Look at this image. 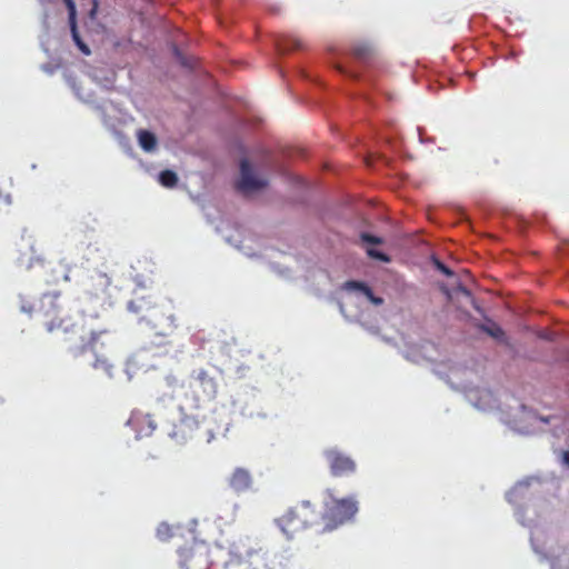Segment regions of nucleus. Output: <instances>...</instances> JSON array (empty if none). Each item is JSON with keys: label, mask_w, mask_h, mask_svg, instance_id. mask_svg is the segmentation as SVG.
<instances>
[{"label": "nucleus", "mask_w": 569, "mask_h": 569, "mask_svg": "<svg viewBox=\"0 0 569 569\" xmlns=\"http://www.w3.org/2000/svg\"><path fill=\"white\" fill-rule=\"evenodd\" d=\"M21 310L29 315L36 312L37 317L50 333L62 332L66 339L73 346L77 341H90L94 346L98 336L94 330L87 329L84 321H74L69 311L62 306L58 293L43 295L38 308L31 305H21Z\"/></svg>", "instance_id": "1"}, {"label": "nucleus", "mask_w": 569, "mask_h": 569, "mask_svg": "<svg viewBox=\"0 0 569 569\" xmlns=\"http://www.w3.org/2000/svg\"><path fill=\"white\" fill-rule=\"evenodd\" d=\"M128 309L140 315V322H144L156 337H169L177 329L172 307L152 303L150 297H134L129 301Z\"/></svg>", "instance_id": "2"}, {"label": "nucleus", "mask_w": 569, "mask_h": 569, "mask_svg": "<svg viewBox=\"0 0 569 569\" xmlns=\"http://www.w3.org/2000/svg\"><path fill=\"white\" fill-rule=\"evenodd\" d=\"M319 520V511L310 500H301L289 507L280 517L274 519L277 527L288 538L312 527Z\"/></svg>", "instance_id": "3"}, {"label": "nucleus", "mask_w": 569, "mask_h": 569, "mask_svg": "<svg viewBox=\"0 0 569 569\" xmlns=\"http://www.w3.org/2000/svg\"><path fill=\"white\" fill-rule=\"evenodd\" d=\"M358 512V501L353 497L333 498L323 503V511L319 518L323 522V530L332 531L350 521Z\"/></svg>", "instance_id": "4"}, {"label": "nucleus", "mask_w": 569, "mask_h": 569, "mask_svg": "<svg viewBox=\"0 0 569 569\" xmlns=\"http://www.w3.org/2000/svg\"><path fill=\"white\" fill-rule=\"evenodd\" d=\"M188 389L194 406L200 408L216 400L219 382L208 370L200 368L190 373Z\"/></svg>", "instance_id": "5"}, {"label": "nucleus", "mask_w": 569, "mask_h": 569, "mask_svg": "<svg viewBox=\"0 0 569 569\" xmlns=\"http://www.w3.org/2000/svg\"><path fill=\"white\" fill-rule=\"evenodd\" d=\"M94 333L98 336V339L94 341L96 349L93 347V343L86 340L84 342L77 341L73 346H71V350L78 355L83 353L88 350L92 351L96 359L92 363V367L97 370H102L107 376H112V369L113 365L110 360V357L104 352L107 342L100 341L102 336H106L108 332L104 331H94Z\"/></svg>", "instance_id": "6"}, {"label": "nucleus", "mask_w": 569, "mask_h": 569, "mask_svg": "<svg viewBox=\"0 0 569 569\" xmlns=\"http://www.w3.org/2000/svg\"><path fill=\"white\" fill-rule=\"evenodd\" d=\"M325 458L333 477H346L357 469L356 461L338 449L326 450Z\"/></svg>", "instance_id": "7"}, {"label": "nucleus", "mask_w": 569, "mask_h": 569, "mask_svg": "<svg viewBox=\"0 0 569 569\" xmlns=\"http://www.w3.org/2000/svg\"><path fill=\"white\" fill-rule=\"evenodd\" d=\"M240 181L238 189L244 193L260 190L267 186V180L258 178L253 174L252 168L247 159L240 162Z\"/></svg>", "instance_id": "8"}, {"label": "nucleus", "mask_w": 569, "mask_h": 569, "mask_svg": "<svg viewBox=\"0 0 569 569\" xmlns=\"http://www.w3.org/2000/svg\"><path fill=\"white\" fill-rule=\"evenodd\" d=\"M128 425L134 430L137 438L149 437L157 428L153 417L141 411L133 412Z\"/></svg>", "instance_id": "9"}, {"label": "nucleus", "mask_w": 569, "mask_h": 569, "mask_svg": "<svg viewBox=\"0 0 569 569\" xmlns=\"http://www.w3.org/2000/svg\"><path fill=\"white\" fill-rule=\"evenodd\" d=\"M253 478L251 472L243 468H236L228 478V486L237 493H242L252 488Z\"/></svg>", "instance_id": "10"}, {"label": "nucleus", "mask_w": 569, "mask_h": 569, "mask_svg": "<svg viewBox=\"0 0 569 569\" xmlns=\"http://www.w3.org/2000/svg\"><path fill=\"white\" fill-rule=\"evenodd\" d=\"M196 421L189 418H183L179 421V423L174 425V429L171 433V437L178 441L187 440L192 438L193 427L196 426Z\"/></svg>", "instance_id": "11"}, {"label": "nucleus", "mask_w": 569, "mask_h": 569, "mask_svg": "<svg viewBox=\"0 0 569 569\" xmlns=\"http://www.w3.org/2000/svg\"><path fill=\"white\" fill-rule=\"evenodd\" d=\"M348 289L357 290L363 293L368 300L375 306H381L383 303V299L373 295L371 288L363 282L351 280L346 283Z\"/></svg>", "instance_id": "12"}, {"label": "nucleus", "mask_w": 569, "mask_h": 569, "mask_svg": "<svg viewBox=\"0 0 569 569\" xmlns=\"http://www.w3.org/2000/svg\"><path fill=\"white\" fill-rule=\"evenodd\" d=\"M138 140H139L140 147L144 151L150 152L156 149L157 138L152 132H150L148 130H139Z\"/></svg>", "instance_id": "13"}, {"label": "nucleus", "mask_w": 569, "mask_h": 569, "mask_svg": "<svg viewBox=\"0 0 569 569\" xmlns=\"http://www.w3.org/2000/svg\"><path fill=\"white\" fill-rule=\"evenodd\" d=\"M179 565L182 569H188L187 565L193 562L198 552L194 548L183 547L179 551Z\"/></svg>", "instance_id": "14"}, {"label": "nucleus", "mask_w": 569, "mask_h": 569, "mask_svg": "<svg viewBox=\"0 0 569 569\" xmlns=\"http://www.w3.org/2000/svg\"><path fill=\"white\" fill-rule=\"evenodd\" d=\"M173 54L178 62L187 69H193L197 64V59L193 56L184 54L178 47H172Z\"/></svg>", "instance_id": "15"}, {"label": "nucleus", "mask_w": 569, "mask_h": 569, "mask_svg": "<svg viewBox=\"0 0 569 569\" xmlns=\"http://www.w3.org/2000/svg\"><path fill=\"white\" fill-rule=\"evenodd\" d=\"M276 47L281 52H287L290 50H296L301 48V43L296 38H279V41H277Z\"/></svg>", "instance_id": "16"}, {"label": "nucleus", "mask_w": 569, "mask_h": 569, "mask_svg": "<svg viewBox=\"0 0 569 569\" xmlns=\"http://www.w3.org/2000/svg\"><path fill=\"white\" fill-rule=\"evenodd\" d=\"M66 3V7L68 9V16H69V24H70V31L71 36H79L78 34V28H77V9L73 0H63Z\"/></svg>", "instance_id": "17"}, {"label": "nucleus", "mask_w": 569, "mask_h": 569, "mask_svg": "<svg viewBox=\"0 0 569 569\" xmlns=\"http://www.w3.org/2000/svg\"><path fill=\"white\" fill-rule=\"evenodd\" d=\"M159 181L163 187L173 188L178 183V176L172 170H163L159 174Z\"/></svg>", "instance_id": "18"}, {"label": "nucleus", "mask_w": 569, "mask_h": 569, "mask_svg": "<svg viewBox=\"0 0 569 569\" xmlns=\"http://www.w3.org/2000/svg\"><path fill=\"white\" fill-rule=\"evenodd\" d=\"M352 54L357 60L361 62H368L372 58L373 52L369 46L362 44L356 47L352 51Z\"/></svg>", "instance_id": "19"}, {"label": "nucleus", "mask_w": 569, "mask_h": 569, "mask_svg": "<svg viewBox=\"0 0 569 569\" xmlns=\"http://www.w3.org/2000/svg\"><path fill=\"white\" fill-rule=\"evenodd\" d=\"M479 328L482 331H485L486 333H488L490 337L496 338V339H502L505 336V332L501 329V327L490 320H489L488 325H481Z\"/></svg>", "instance_id": "20"}, {"label": "nucleus", "mask_w": 569, "mask_h": 569, "mask_svg": "<svg viewBox=\"0 0 569 569\" xmlns=\"http://www.w3.org/2000/svg\"><path fill=\"white\" fill-rule=\"evenodd\" d=\"M92 287L97 282V284L104 291L111 283V279L104 273H97L91 277Z\"/></svg>", "instance_id": "21"}, {"label": "nucleus", "mask_w": 569, "mask_h": 569, "mask_svg": "<svg viewBox=\"0 0 569 569\" xmlns=\"http://www.w3.org/2000/svg\"><path fill=\"white\" fill-rule=\"evenodd\" d=\"M367 254L370 257V258H373V259H377V260H380V261H383V262H389L390 261V258L388 254L379 251V250H376V249H372V248H369L367 249Z\"/></svg>", "instance_id": "22"}, {"label": "nucleus", "mask_w": 569, "mask_h": 569, "mask_svg": "<svg viewBox=\"0 0 569 569\" xmlns=\"http://www.w3.org/2000/svg\"><path fill=\"white\" fill-rule=\"evenodd\" d=\"M367 254L370 257V258H373V259H377V260H380V261H383V262H389L390 261V258L388 254L379 251V250H376V249H372V248H369L367 249Z\"/></svg>", "instance_id": "23"}, {"label": "nucleus", "mask_w": 569, "mask_h": 569, "mask_svg": "<svg viewBox=\"0 0 569 569\" xmlns=\"http://www.w3.org/2000/svg\"><path fill=\"white\" fill-rule=\"evenodd\" d=\"M157 536L161 540H166L171 536V528L167 523H161L157 529Z\"/></svg>", "instance_id": "24"}, {"label": "nucleus", "mask_w": 569, "mask_h": 569, "mask_svg": "<svg viewBox=\"0 0 569 569\" xmlns=\"http://www.w3.org/2000/svg\"><path fill=\"white\" fill-rule=\"evenodd\" d=\"M72 41L84 56L90 54V49L88 44L83 42V38H72Z\"/></svg>", "instance_id": "25"}, {"label": "nucleus", "mask_w": 569, "mask_h": 569, "mask_svg": "<svg viewBox=\"0 0 569 569\" xmlns=\"http://www.w3.org/2000/svg\"><path fill=\"white\" fill-rule=\"evenodd\" d=\"M360 238L363 242L372 243V244H380L382 243V239L366 232H362L360 234Z\"/></svg>", "instance_id": "26"}, {"label": "nucleus", "mask_w": 569, "mask_h": 569, "mask_svg": "<svg viewBox=\"0 0 569 569\" xmlns=\"http://www.w3.org/2000/svg\"><path fill=\"white\" fill-rule=\"evenodd\" d=\"M0 202H3L6 204L12 203L11 194L4 190V188L0 184Z\"/></svg>", "instance_id": "27"}, {"label": "nucleus", "mask_w": 569, "mask_h": 569, "mask_svg": "<svg viewBox=\"0 0 569 569\" xmlns=\"http://www.w3.org/2000/svg\"><path fill=\"white\" fill-rule=\"evenodd\" d=\"M436 267L439 271H441L443 274L450 277L453 274V272L446 266L443 264L441 261L437 260L436 261Z\"/></svg>", "instance_id": "28"}, {"label": "nucleus", "mask_w": 569, "mask_h": 569, "mask_svg": "<svg viewBox=\"0 0 569 569\" xmlns=\"http://www.w3.org/2000/svg\"><path fill=\"white\" fill-rule=\"evenodd\" d=\"M562 462L569 467V450L562 452Z\"/></svg>", "instance_id": "29"}]
</instances>
